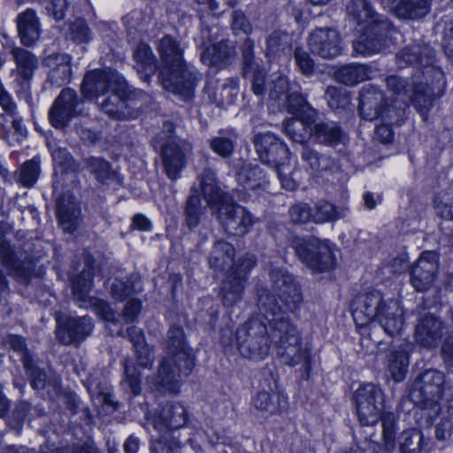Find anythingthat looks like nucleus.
I'll return each mask as SVG.
<instances>
[{"instance_id":"24","label":"nucleus","mask_w":453,"mask_h":453,"mask_svg":"<svg viewBox=\"0 0 453 453\" xmlns=\"http://www.w3.org/2000/svg\"><path fill=\"white\" fill-rule=\"evenodd\" d=\"M318 112L316 110H310L303 116H297L286 119L283 123L284 131L294 142L301 143L312 136L314 123L317 120Z\"/></svg>"},{"instance_id":"32","label":"nucleus","mask_w":453,"mask_h":453,"mask_svg":"<svg viewBox=\"0 0 453 453\" xmlns=\"http://www.w3.org/2000/svg\"><path fill=\"white\" fill-rule=\"evenodd\" d=\"M200 187L208 204L213 209L219 202L225 201L228 194L224 193L217 185L215 173L204 168L200 175Z\"/></svg>"},{"instance_id":"29","label":"nucleus","mask_w":453,"mask_h":453,"mask_svg":"<svg viewBox=\"0 0 453 453\" xmlns=\"http://www.w3.org/2000/svg\"><path fill=\"white\" fill-rule=\"evenodd\" d=\"M0 261L2 265L20 280L27 281L33 270L32 261L20 265L8 242L0 237Z\"/></svg>"},{"instance_id":"12","label":"nucleus","mask_w":453,"mask_h":453,"mask_svg":"<svg viewBox=\"0 0 453 453\" xmlns=\"http://www.w3.org/2000/svg\"><path fill=\"white\" fill-rule=\"evenodd\" d=\"M126 83L125 79L115 70H94L85 75L81 89L86 98L92 99L107 91H123Z\"/></svg>"},{"instance_id":"4","label":"nucleus","mask_w":453,"mask_h":453,"mask_svg":"<svg viewBox=\"0 0 453 453\" xmlns=\"http://www.w3.org/2000/svg\"><path fill=\"white\" fill-rule=\"evenodd\" d=\"M168 356L160 362L154 381L160 393L177 394L182 376H188L195 365L194 356L188 347L181 326H172L167 333Z\"/></svg>"},{"instance_id":"54","label":"nucleus","mask_w":453,"mask_h":453,"mask_svg":"<svg viewBox=\"0 0 453 453\" xmlns=\"http://www.w3.org/2000/svg\"><path fill=\"white\" fill-rule=\"evenodd\" d=\"M313 220L318 223L334 220L338 218L334 204L328 202H320L316 206V212L312 215Z\"/></svg>"},{"instance_id":"44","label":"nucleus","mask_w":453,"mask_h":453,"mask_svg":"<svg viewBox=\"0 0 453 453\" xmlns=\"http://www.w3.org/2000/svg\"><path fill=\"white\" fill-rule=\"evenodd\" d=\"M92 288L91 268L84 269L77 278L73 280V294L80 302H85Z\"/></svg>"},{"instance_id":"27","label":"nucleus","mask_w":453,"mask_h":453,"mask_svg":"<svg viewBox=\"0 0 453 453\" xmlns=\"http://www.w3.org/2000/svg\"><path fill=\"white\" fill-rule=\"evenodd\" d=\"M434 58V50L428 45L412 44L396 55V64L399 68H404L415 63L422 66H428L433 63Z\"/></svg>"},{"instance_id":"62","label":"nucleus","mask_w":453,"mask_h":453,"mask_svg":"<svg viewBox=\"0 0 453 453\" xmlns=\"http://www.w3.org/2000/svg\"><path fill=\"white\" fill-rule=\"evenodd\" d=\"M232 28L234 34L238 35L243 33L245 35L250 34L252 30L251 24L247 19L245 15L239 11H234L232 15Z\"/></svg>"},{"instance_id":"25","label":"nucleus","mask_w":453,"mask_h":453,"mask_svg":"<svg viewBox=\"0 0 453 453\" xmlns=\"http://www.w3.org/2000/svg\"><path fill=\"white\" fill-rule=\"evenodd\" d=\"M42 65L48 69V81L60 87L70 81L71 58L67 54L54 53L42 60Z\"/></svg>"},{"instance_id":"53","label":"nucleus","mask_w":453,"mask_h":453,"mask_svg":"<svg viewBox=\"0 0 453 453\" xmlns=\"http://www.w3.org/2000/svg\"><path fill=\"white\" fill-rule=\"evenodd\" d=\"M89 171L96 176L100 181L108 180L111 175V167L107 161L100 157H91L88 161Z\"/></svg>"},{"instance_id":"50","label":"nucleus","mask_w":453,"mask_h":453,"mask_svg":"<svg viewBox=\"0 0 453 453\" xmlns=\"http://www.w3.org/2000/svg\"><path fill=\"white\" fill-rule=\"evenodd\" d=\"M39 173V163L35 159L27 161L20 169L19 182L26 188H31L36 182Z\"/></svg>"},{"instance_id":"31","label":"nucleus","mask_w":453,"mask_h":453,"mask_svg":"<svg viewBox=\"0 0 453 453\" xmlns=\"http://www.w3.org/2000/svg\"><path fill=\"white\" fill-rule=\"evenodd\" d=\"M18 30L21 42L33 45L40 35V24L34 11L28 9L18 17Z\"/></svg>"},{"instance_id":"8","label":"nucleus","mask_w":453,"mask_h":453,"mask_svg":"<svg viewBox=\"0 0 453 453\" xmlns=\"http://www.w3.org/2000/svg\"><path fill=\"white\" fill-rule=\"evenodd\" d=\"M238 350L247 358L263 359L269 354L271 342L270 326L257 319H250L236 332Z\"/></svg>"},{"instance_id":"20","label":"nucleus","mask_w":453,"mask_h":453,"mask_svg":"<svg viewBox=\"0 0 453 453\" xmlns=\"http://www.w3.org/2000/svg\"><path fill=\"white\" fill-rule=\"evenodd\" d=\"M187 411L180 403H168L157 409L148 420L155 429L162 432L168 429H178L187 422Z\"/></svg>"},{"instance_id":"21","label":"nucleus","mask_w":453,"mask_h":453,"mask_svg":"<svg viewBox=\"0 0 453 453\" xmlns=\"http://www.w3.org/2000/svg\"><path fill=\"white\" fill-rule=\"evenodd\" d=\"M56 203L59 225L65 232L73 233L81 222V209L78 202L70 191H65L57 197Z\"/></svg>"},{"instance_id":"22","label":"nucleus","mask_w":453,"mask_h":453,"mask_svg":"<svg viewBox=\"0 0 453 453\" xmlns=\"http://www.w3.org/2000/svg\"><path fill=\"white\" fill-rule=\"evenodd\" d=\"M93 326L87 316L69 318L57 330V337L65 345H70L84 340L90 334Z\"/></svg>"},{"instance_id":"1","label":"nucleus","mask_w":453,"mask_h":453,"mask_svg":"<svg viewBox=\"0 0 453 453\" xmlns=\"http://www.w3.org/2000/svg\"><path fill=\"white\" fill-rule=\"evenodd\" d=\"M257 307L271 329V338L276 344L277 355L288 366L301 365L309 375L311 370V349L303 342V337L296 325L290 322L275 296L267 289H257Z\"/></svg>"},{"instance_id":"17","label":"nucleus","mask_w":453,"mask_h":453,"mask_svg":"<svg viewBox=\"0 0 453 453\" xmlns=\"http://www.w3.org/2000/svg\"><path fill=\"white\" fill-rule=\"evenodd\" d=\"M80 101L76 93L70 88H64L56 98L49 112L52 126L57 128L64 127L70 119L81 112Z\"/></svg>"},{"instance_id":"19","label":"nucleus","mask_w":453,"mask_h":453,"mask_svg":"<svg viewBox=\"0 0 453 453\" xmlns=\"http://www.w3.org/2000/svg\"><path fill=\"white\" fill-rule=\"evenodd\" d=\"M191 144L184 140L169 141L161 150L164 171L171 180H176L185 165V156L191 151Z\"/></svg>"},{"instance_id":"35","label":"nucleus","mask_w":453,"mask_h":453,"mask_svg":"<svg viewBox=\"0 0 453 453\" xmlns=\"http://www.w3.org/2000/svg\"><path fill=\"white\" fill-rule=\"evenodd\" d=\"M432 0H400L395 7L398 18L418 19L425 17L429 10Z\"/></svg>"},{"instance_id":"3","label":"nucleus","mask_w":453,"mask_h":453,"mask_svg":"<svg viewBox=\"0 0 453 453\" xmlns=\"http://www.w3.org/2000/svg\"><path fill=\"white\" fill-rule=\"evenodd\" d=\"M352 317L357 326H365L376 321L384 332L394 336L403 325V311L399 302L386 298L376 289L358 294L352 302Z\"/></svg>"},{"instance_id":"41","label":"nucleus","mask_w":453,"mask_h":453,"mask_svg":"<svg viewBox=\"0 0 453 453\" xmlns=\"http://www.w3.org/2000/svg\"><path fill=\"white\" fill-rule=\"evenodd\" d=\"M3 344L7 349L14 351L20 357L25 370L32 369L33 359L24 337L18 334H7L3 338Z\"/></svg>"},{"instance_id":"28","label":"nucleus","mask_w":453,"mask_h":453,"mask_svg":"<svg viewBox=\"0 0 453 453\" xmlns=\"http://www.w3.org/2000/svg\"><path fill=\"white\" fill-rule=\"evenodd\" d=\"M11 55L16 65L14 72L17 80L19 82H28L39 66L37 57L31 51L20 47H13Z\"/></svg>"},{"instance_id":"33","label":"nucleus","mask_w":453,"mask_h":453,"mask_svg":"<svg viewBox=\"0 0 453 453\" xmlns=\"http://www.w3.org/2000/svg\"><path fill=\"white\" fill-rule=\"evenodd\" d=\"M312 136L319 144L333 147L342 142L344 133L337 124L321 121L314 123Z\"/></svg>"},{"instance_id":"26","label":"nucleus","mask_w":453,"mask_h":453,"mask_svg":"<svg viewBox=\"0 0 453 453\" xmlns=\"http://www.w3.org/2000/svg\"><path fill=\"white\" fill-rule=\"evenodd\" d=\"M442 321L431 314L424 316L416 326L415 337L418 342L426 348L437 346L442 337Z\"/></svg>"},{"instance_id":"61","label":"nucleus","mask_w":453,"mask_h":453,"mask_svg":"<svg viewBox=\"0 0 453 453\" xmlns=\"http://www.w3.org/2000/svg\"><path fill=\"white\" fill-rule=\"evenodd\" d=\"M288 81L286 77L279 76L273 81L270 88L269 96L275 101L282 100L288 93Z\"/></svg>"},{"instance_id":"57","label":"nucleus","mask_w":453,"mask_h":453,"mask_svg":"<svg viewBox=\"0 0 453 453\" xmlns=\"http://www.w3.org/2000/svg\"><path fill=\"white\" fill-rule=\"evenodd\" d=\"M296 64L304 75H310L314 72V61L309 53L301 48H296L294 52Z\"/></svg>"},{"instance_id":"64","label":"nucleus","mask_w":453,"mask_h":453,"mask_svg":"<svg viewBox=\"0 0 453 453\" xmlns=\"http://www.w3.org/2000/svg\"><path fill=\"white\" fill-rule=\"evenodd\" d=\"M93 305L95 312L104 320L109 322L118 321V313L115 312L107 303L102 300H97L93 303Z\"/></svg>"},{"instance_id":"6","label":"nucleus","mask_w":453,"mask_h":453,"mask_svg":"<svg viewBox=\"0 0 453 453\" xmlns=\"http://www.w3.org/2000/svg\"><path fill=\"white\" fill-rule=\"evenodd\" d=\"M351 19L362 34L354 42V51L362 56L378 53L388 46V37L393 32L390 21L375 13L367 0H352L348 6Z\"/></svg>"},{"instance_id":"7","label":"nucleus","mask_w":453,"mask_h":453,"mask_svg":"<svg viewBox=\"0 0 453 453\" xmlns=\"http://www.w3.org/2000/svg\"><path fill=\"white\" fill-rule=\"evenodd\" d=\"M446 379L443 372L428 369L420 373L411 383L409 398L421 409H428L438 413L443 397Z\"/></svg>"},{"instance_id":"45","label":"nucleus","mask_w":453,"mask_h":453,"mask_svg":"<svg viewBox=\"0 0 453 453\" xmlns=\"http://www.w3.org/2000/svg\"><path fill=\"white\" fill-rule=\"evenodd\" d=\"M203 208L199 196L192 193L186 203L185 221L189 229L196 227L200 222Z\"/></svg>"},{"instance_id":"9","label":"nucleus","mask_w":453,"mask_h":453,"mask_svg":"<svg viewBox=\"0 0 453 453\" xmlns=\"http://www.w3.org/2000/svg\"><path fill=\"white\" fill-rule=\"evenodd\" d=\"M294 245L298 257L311 271L322 273L334 268L335 257L328 241L309 237L296 240Z\"/></svg>"},{"instance_id":"55","label":"nucleus","mask_w":453,"mask_h":453,"mask_svg":"<svg viewBox=\"0 0 453 453\" xmlns=\"http://www.w3.org/2000/svg\"><path fill=\"white\" fill-rule=\"evenodd\" d=\"M289 218L295 224H305L313 219L311 210L306 203H298L289 209Z\"/></svg>"},{"instance_id":"11","label":"nucleus","mask_w":453,"mask_h":453,"mask_svg":"<svg viewBox=\"0 0 453 453\" xmlns=\"http://www.w3.org/2000/svg\"><path fill=\"white\" fill-rule=\"evenodd\" d=\"M214 207H217L218 219L228 234L242 236L250 232L254 219L243 206L235 203L228 195Z\"/></svg>"},{"instance_id":"34","label":"nucleus","mask_w":453,"mask_h":453,"mask_svg":"<svg viewBox=\"0 0 453 453\" xmlns=\"http://www.w3.org/2000/svg\"><path fill=\"white\" fill-rule=\"evenodd\" d=\"M434 88L426 82L418 81L413 88L411 102L419 111L424 120L427 119V113L434 106L435 100Z\"/></svg>"},{"instance_id":"38","label":"nucleus","mask_w":453,"mask_h":453,"mask_svg":"<svg viewBox=\"0 0 453 453\" xmlns=\"http://www.w3.org/2000/svg\"><path fill=\"white\" fill-rule=\"evenodd\" d=\"M234 50L225 42L208 46L201 54V60L207 65L222 66L233 55Z\"/></svg>"},{"instance_id":"58","label":"nucleus","mask_w":453,"mask_h":453,"mask_svg":"<svg viewBox=\"0 0 453 453\" xmlns=\"http://www.w3.org/2000/svg\"><path fill=\"white\" fill-rule=\"evenodd\" d=\"M254 42L246 38L242 48L245 73L255 71L257 67L254 58Z\"/></svg>"},{"instance_id":"63","label":"nucleus","mask_w":453,"mask_h":453,"mask_svg":"<svg viewBox=\"0 0 453 453\" xmlns=\"http://www.w3.org/2000/svg\"><path fill=\"white\" fill-rule=\"evenodd\" d=\"M274 169L277 173L278 178H279L283 188L289 190V191L296 188L297 183L290 176L291 169L288 165H287L285 163L283 165H280Z\"/></svg>"},{"instance_id":"49","label":"nucleus","mask_w":453,"mask_h":453,"mask_svg":"<svg viewBox=\"0 0 453 453\" xmlns=\"http://www.w3.org/2000/svg\"><path fill=\"white\" fill-rule=\"evenodd\" d=\"M68 37L73 42L82 43L91 39V32L86 21L82 19H77L70 23Z\"/></svg>"},{"instance_id":"42","label":"nucleus","mask_w":453,"mask_h":453,"mask_svg":"<svg viewBox=\"0 0 453 453\" xmlns=\"http://www.w3.org/2000/svg\"><path fill=\"white\" fill-rule=\"evenodd\" d=\"M425 445L424 435L419 430H406L399 436L400 453H420Z\"/></svg>"},{"instance_id":"15","label":"nucleus","mask_w":453,"mask_h":453,"mask_svg":"<svg viewBox=\"0 0 453 453\" xmlns=\"http://www.w3.org/2000/svg\"><path fill=\"white\" fill-rule=\"evenodd\" d=\"M254 143L257 153L264 164L276 168L288 161V149L273 134H258L254 138Z\"/></svg>"},{"instance_id":"36","label":"nucleus","mask_w":453,"mask_h":453,"mask_svg":"<svg viewBox=\"0 0 453 453\" xmlns=\"http://www.w3.org/2000/svg\"><path fill=\"white\" fill-rule=\"evenodd\" d=\"M301 158L314 173L329 171L334 165V160L330 156L320 154L308 144L303 145Z\"/></svg>"},{"instance_id":"56","label":"nucleus","mask_w":453,"mask_h":453,"mask_svg":"<svg viewBox=\"0 0 453 453\" xmlns=\"http://www.w3.org/2000/svg\"><path fill=\"white\" fill-rule=\"evenodd\" d=\"M449 417L443 418L436 426L435 438L439 441H445L451 437L453 433V406L449 407Z\"/></svg>"},{"instance_id":"18","label":"nucleus","mask_w":453,"mask_h":453,"mask_svg":"<svg viewBox=\"0 0 453 453\" xmlns=\"http://www.w3.org/2000/svg\"><path fill=\"white\" fill-rule=\"evenodd\" d=\"M100 107L111 119L118 120L134 118L140 111V107L130 97L127 84L123 91H112L111 95L100 104Z\"/></svg>"},{"instance_id":"40","label":"nucleus","mask_w":453,"mask_h":453,"mask_svg":"<svg viewBox=\"0 0 453 453\" xmlns=\"http://www.w3.org/2000/svg\"><path fill=\"white\" fill-rule=\"evenodd\" d=\"M369 78V69L365 65L350 64L341 67L335 73V79L345 85L353 86Z\"/></svg>"},{"instance_id":"48","label":"nucleus","mask_w":453,"mask_h":453,"mask_svg":"<svg viewBox=\"0 0 453 453\" xmlns=\"http://www.w3.org/2000/svg\"><path fill=\"white\" fill-rule=\"evenodd\" d=\"M325 97L333 110L346 109L350 104L349 96L343 88L328 87Z\"/></svg>"},{"instance_id":"46","label":"nucleus","mask_w":453,"mask_h":453,"mask_svg":"<svg viewBox=\"0 0 453 453\" xmlns=\"http://www.w3.org/2000/svg\"><path fill=\"white\" fill-rule=\"evenodd\" d=\"M284 107L287 111L295 117L303 116L306 111L310 110H315L312 108L305 98L297 92L288 94L284 98Z\"/></svg>"},{"instance_id":"37","label":"nucleus","mask_w":453,"mask_h":453,"mask_svg":"<svg viewBox=\"0 0 453 453\" xmlns=\"http://www.w3.org/2000/svg\"><path fill=\"white\" fill-rule=\"evenodd\" d=\"M134 58L136 62V69L141 73V79L149 82L150 78L155 73V58L151 49L143 43L137 46Z\"/></svg>"},{"instance_id":"14","label":"nucleus","mask_w":453,"mask_h":453,"mask_svg":"<svg viewBox=\"0 0 453 453\" xmlns=\"http://www.w3.org/2000/svg\"><path fill=\"white\" fill-rule=\"evenodd\" d=\"M439 269V257L434 251H424L411 272V283L418 292L428 290L434 284Z\"/></svg>"},{"instance_id":"59","label":"nucleus","mask_w":453,"mask_h":453,"mask_svg":"<svg viewBox=\"0 0 453 453\" xmlns=\"http://www.w3.org/2000/svg\"><path fill=\"white\" fill-rule=\"evenodd\" d=\"M134 292L133 283L129 280H116L111 287V294L113 298L119 301L124 300Z\"/></svg>"},{"instance_id":"10","label":"nucleus","mask_w":453,"mask_h":453,"mask_svg":"<svg viewBox=\"0 0 453 453\" xmlns=\"http://www.w3.org/2000/svg\"><path fill=\"white\" fill-rule=\"evenodd\" d=\"M357 414L363 426L376 424L384 410L382 390L369 383L359 387L354 394Z\"/></svg>"},{"instance_id":"51","label":"nucleus","mask_w":453,"mask_h":453,"mask_svg":"<svg viewBox=\"0 0 453 453\" xmlns=\"http://www.w3.org/2000/svg\"><path fill=\"white\" fill-rule=\"evenodd\" d=\"M124 372L123 384L129 388L134 395H139L141 391V379L136 367L132 364H128V361L126 360L124 363Z\"/></svg>"},{"instance_id":"47","label":"nucleus","mask_w":453,"mask_h":453,"mask_svg":"<svg viewBox=\"0 0 453 453\" xmlns=\"http://www.w3.org/2000/svg\"><path fill=\"white\" fill-rule=\"evenodd\" d=\"M275 397L277 401L267 391L263 390L254 396L252 404L258 411L273 414L280 410V396Z\"/></svg>"},{"instance_id":"60","label":"nucleus","mask_w":453,"mask_h":453,"mask_svg":"<svg viewBox=\"0 0 453 453\" xmlns=\"http://www.w3.org/2000/svg\"><path fill=\"white\" fill-rule=\"evenodd\" d=\"M30 411V404L27 402H20L16 404L8 419V424L14 429H19L23 423L27 414Z\"/></svg>"},{"instance_id":"43","label":"nucleus","mask_w":453,"mask_h":453,"mask_svg":"<svg viewBox=\"0 0 453 453\" xmlns=\"http://www.w3.org/2000/svg\"><path fill=\"white\" fill-rule=\"evenodd\" d=\"M388 371L393 380L396 382L402 381L407 372L409 365L408 354L403 350H395L388 356Z\"/></svg>"},{"instance_id":"13","label":"nucleus","mask_w":453,"mask_h":453,"mask_svg":"<svg viewBox=\"0 0 453 453\" xmlns=\"http://www.w3.org/2000/svg\"><path fill=\"white\" fill-rule=\"evenodd\" d=\"M272 289L278 294L286 310L296 314L303 303V295L299 285L285 269L273 267L270 271Z\"/></svg>"},{"instance_id":"2","label":"nucleus","mask_w":453,"mask_h":453,"mask_svg":"<svg viewBox=\"0 0 453 453\" xmlns=\"http://www.w3.org/2000/svg\"><path fill=\"white\" fill-rule=\"evenodd\" d=\"M234 256L235 250L231 243L218 241L208 258L211 268L219 272L226 271L220 290V296L226 306H234L242 299L249 273L256 265L253 254L246 253L234 262Z\"/></svg>"},{"instance_id":"39","label":"nucleus","mask_w":453,"mask_h":453,"mask_svg":"<svg viewBox=\"0 0 453 453\" xmlns=\"http://www.w3.org/2000/svg\"><path fill=\"white\" fill-rule=\"evenodd\" d=\"M238 181L250 189L265 188L268 180L258 165H245L237 174Z\"/></svg>"},{"instance_id":"23","label":"nucleus","mask_w":453,"mask_h":453,"mask_svg":"<svg viewBox=\"0 0 453 453\" xmlns=\"http://www.w3.org/2000/svg\"><path fill=\"white\" fill-rule=\"evenodd\" d=\"M388 104L382 91L373 88H363L359 95V111L362 118L374 120L387 110Z\"/></svg>"},{"instance_id":"52","label":"nucleus","mask_w":453,"mask_h":453,"mask_svg":"<svg viewBox=\"0 0 453 453\" xmlns=\"http://www.w3.org/2000/svg\"><path fill=\"white\" fill-rule=\"evenodd\" d=\"M210 148L219 156L222 157H230L234 150V143L231 138L216 136L211 139L209 142Z\"/></svg>"},{"instance_id":"30","label":"nucleus","mask_w":453,"mask_h":453,"mask_svg":"<svg viewBox=\"0 0 453 453\" xmlns=\"http://www.w3.org/2000/svg\"><path fill=\"white\" fill-rule=\"evenodd\" d=\"M292 37L283 30L278 29L269 34L265 39V57L273 61L281 55L288 53L291 49Z\"/></svg>"},{"instance_id":"16","label":"nucleus","mask_w":453,"mask_h":453,"mask_svg":"<svg viewBox=\"0 0 453 453\" xmlns=\"http://www.w3.org/2000/svg\"><path fill=\"white\" fill-rule=\"evenodd\" d=\"M311 51L323 58H334L342 51V40L339 33L332 28H316L308 40Z\"/></svg>"},{"instance_id":"5","label":"nucleus","mask_w":453,"mask_h":453,"mask_svg":"<svg viewBox=\"0 0 453 453\" xmlns=\"http://www.w3.org/2000/svg\"><path fill=\"white\" fill-rule=\"evenodd\" d=\"M157 50L162 64L159 76L164 88L183 101L191 99L196 76L183 60L180 43L172 36L165 35L159 41Z\"/></svg>"}]
</instances>
